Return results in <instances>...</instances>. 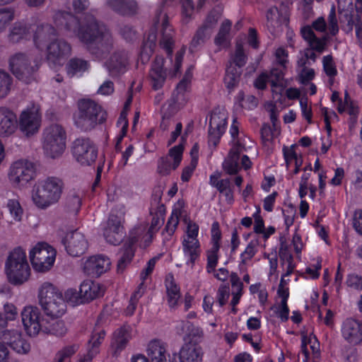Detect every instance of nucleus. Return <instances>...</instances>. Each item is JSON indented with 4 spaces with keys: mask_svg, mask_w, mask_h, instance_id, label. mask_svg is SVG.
Returning a JSON list of instances; mask_svg holds the SVG:
<instances>
[{
    "mask_svg": "<svg viewBox=\"0 0 362 362\" xmlns=\"http://www.w3.org/2000/svg\"><path fill=\"white\" fill-rule=\"evenodd\" d=\"M54 21L57 26L64 27L68 35L76 37L96 60L105 59L114 48L112 33L92 15H86L79 20L70 12L58 11Z\"/></svg>",
    "mask_w": 362,
    "mask_h": 362,
    "instance_id": "obj_1",
    "label": "nucleus"
},
{
    "mask_svg": "<svg viewBox=\"0 0 362 362\" xmlns=\"http://www.w3.org/2000/svg\"><path fill=\"white\" fill-rule=\"evenodd\" d=\"M158 28L161 35L160 46L165 50L168 56L172 60L174 46L173 30L169 25L166 13L161 10L156 11L153 20V28L150 30L144 42L143 52H146L147 54L153 52L157 40L156 30Z\"/></svg>",
    "mask_w": 362,
    "mask_h": 362,
    "instance_id": "obj_2",
    "label": "nucleus"
},
{
    "mask_svg": "<svg viewBox=\"0 0 362 362\" xmlns=\"http://www.w3.org/2000/svg\"><path fill=\"white\" fill-rule=\"evenodd\" d=\"M107 113L102 107L90 99L78 102V111L74 115V123L83 132L93 129L98 124L106 120Z\"/></svg>",
    "mask_w": 362,
    "mask_h": 362,
    "instance_id": "obj_3",
    "label": "nucleus"
},
{
    "mask_svg": "<svg viewBox=\"0 0 362 362\" xmlns=\"http://www.w3.org/2000/svg\"><path fill=\"white\" fill-rule=\"evenodd\" d=\"M185 330L182 345V362H202L203 351L199 344L202 341L204 332L202 329L187 321L182 325V331Z\"/></svg>",
    "mask_w": 362,
    "mask_h": 362,
    "instance_id": "obj_4",
    "label": "nucleus"
},
{
    "mask_svg": "<svg viewBox=\"0 0 362 362\" xmlns=\"http://www.w3.org/2000/svg\"><path fill=\"white\" fill-rule=\"evenodd\" d=\"M63 189L62 180L49 177L38 184L33 194V200L37 207L47 208L59 200Z\"/></svg>",
    "mask_w": 362,
    "mask_h": 362,
    "instance_id": "obj_5",
    "label": "nucleus"
},
{
    "mask_svg": "<svg viewBox=\"0 0 362 362\" xmlns=\"http://www.w3.org/2000/svg\"><path fill=\"white\" fill-rule=\"evenodd\" d=\"M5 271L13 284L20 285L28 279L30 269L25 252L21 247L15 248L9 253L5 263Z\"/></svg>",
    "mask_w": 362,
    "mask_h": 362,
    "instance_id": "obj_6",
    "label": "nucleus"
},
{
    "mask_svg": "<svg viewBox=\"0 0 362 362\" xmlns=\"http://www.w3.org/2000/svg\"><path fill=\"white\" fill-rule=\"evenodd\" d=\"M9 66L13 74L25 83L36 80L40 62L24 53H17L9 59Z\"/></svg>",
    "mask_w": 362,
    "mask_h": 362,
    "instance_id": "obj_7",
    "label": "nucleus"
},
{
    "mask_svg": "<svg viewBox=\"0 0 362 362\" xmlns=\"http://www.w3.org/2000/svg\"><path fill=\"white\" fill-rule=\"evenodd\" d=\"M43 148L52 158L61 156L66 148V132L59 124H52L44 131Z\"/></svg>",
    "mask_w": 362,
    "mask_h": 362,
    "instance_id": "obj_8",
    "label": "nucleus"
},
{
    "mask_svg": "<svg viewBox=\"0 0 362 362\" xmlns=\"http://www.w3.org/2000/svg\"><path fill=\"white\" fill-rule=\"evenodd\" d=\"M209 120L208 143L217 146L228 126V112L225 108L214 107L206 117Z\"/></svg>",
    "mask_w": 362,
    "mask_h": 362,
    "instance_id": "obj_9",
    "label": "nucleus"
},
{
    "mask_svg": "<svg viewBox=\"0 0 362 362\" xmlns=\"http://www.w3.org/2000/svg\"><path fill=\"white\" fill-rule=\"evenodd\" d=\"M71 151L76 160L82 166H92L98 157L97 145L88 137L75 139L72 143Z\"/></svg>",
    "mask_w": 362,
    "mask_h": 362,
    "instance_id": "obj_10",
    "label": "nucleus"
},
{
    "mask_svg": "<svg viewBox=\"0 0 362 362\" xmlns=\"http://www.w3.org/2000/svg\"><path fill=\"white\" fill-rule=\"evenodd\" d=\"M103 295V291L100 284L91 280L83 281L78 291L69 288L65 293L66 299L74 304L88 303Z\"/></svg>",
    "mask_w": 362,
    "mask_h": 362,
    "instance_id": "obj_11",
    "label": "nucleus"
},
{
    "mask_svg": "<svg viewBox=\"0 0 362 362\" xmlns=\"http://www.w3.org/2000/svg\"><path fill=\"white\" fill-rule=\"evenodd\" d=\"M55 257L54 249L45 243H38L30 252V259L33 268L41 272L50 269Z\"/></svg>",
    "mask_w": 362,
    "mask_h": 362,
    "instance_id": "obj_12",
    "label": "nucleus"
},
{
    "mask_svg": "<svg viewBox=\"0 0 362 362\" xmlns=\"http://www.w3.org/2000/svg\"><path fill=\"white\" fill-rule=\"evenodd\" d=\"M35 174L34 164L27 160H18L10 167L8 179L16 187L25 186L33 179Z\"/></svg>",
    "mask_w": 362,
    "mask_h": 362,
    "instance_id": "obj_13",
    "label": "nucleus"
},
{
    "mask_svg": "<svg viewBox=\"0 0 362 362\" xmlns=\"http://www.w3.org/2000/svg\"><path fill=\"white\" fill-rule=\"evenodd\" d=\"M129 64V53L127 50L120 48L115 50L104 62L103 66L107 69L109 76L117 78L124 74Z\"/></svg>",
    "mask_w": 362,
    "mask_h": 362,
    "instance_id": "obj_14",
    "label": "nucleus"
},
{
    "mask_svg": "<svg viewBox=\"0 0 362 362\" xmlns=\"http://www.w3.org/2000/svg\"><path fill=\"white\" fill-rule=\"evenodd\" d=\"M342 30L346 35L351 34L355 30L356 44L362 48V9L346 10L341 16Z\"/></svg>",
    "mask_w": 362,
    "mask_h": 362,
    "instance_id": "obj_15",
    "label": "nucleus"
},
{
    "mask_svg": "<svg viewBox=\"0 0 362 362\" xmlns=\"http://www.w3.org/2000/svg\"><path fill=\"white\" fill-rule=\"evenodd\" d=\"M124 213L119 214L112 213L103 230V236L106 241L112 245L120 243L124 235V227L122 224L124 220Z\"/></svg>",
    "mask_w": 362,
    "mask_h": 362,
    "instance_id": "obj_16",
    "label": "nucleus"
},
{
    "mask_svg": "<svg viewBox=\"0 0 362 362\" xmlns=\"http://www.w3.org/2000/svg\"><path fill=\"white\" fill-rule=\"evenodd\" d=\"M22 322L27 334L36 337L45 323L46 318L42 317L39 309L36 307H25L21 313Z\"/></svg>",
    "mask_w": 362,
    "mask_h": 362,
    "instance_id": "obj_17",
    "label": "nucleus"
},
{
    "mask_svg": "<svg viewBox=\"0 0 362 362\" xmlns=\"http://www.w3.org/2000/svg\"><path fill=\"white\" fill-rule=\"evenodd\" d=\"M40 115L37 107L22 112L19 118V129L26 136L35 134L40 127Z\"/></svg>",
    "mask_w": 362,
    "mask_h": 362,
    "instance_id": "obj_18",
    "label": "nucleus"
},
{
    "mask_svg": "<svg viewBox=\"0 0 362 362\" xmlns=\"http://www.w3.org/2000/svg\"><path fill=\"white\" fill-rule=\"evenodd\" d=\"M62 242L67 252L74 257L83 255L88 249L87 240L78 230L67 233Z\"/></svg>",
    "mask_w": 362,
    "mask_h": 362,
    "instance_id": "obj_19",
    "label": "nucleus"
},
{
    "mask_svg": "<svg viewBox=\"0 0 362 362\" xmlns=\"http://www.w3.org/2000/svg\"><path fill=\"white\" fill-rule=\"evenodd\" d=\"M341 335L350 344L358 345L362 342V321L347 318L341 326Z\"/></svg>",
    "mask_w": 362,
    "mask_h": 362,
    "instance_id": "obj_20",
    "label": "nucleus"
},
{
    "mask_svg": "<svg viewBox=\"0 0 362 362\" xmlns=\"http://www.w3.org/2000/svg\"><path fill=\"white\" fill-rule=\"evenodd\" d=\"M181 162V143L169 149L168 153L160 158L158 172L163 175H168L175 170Z\"/></svg>",
    "mask_w": 362,
    "mask_h": 362,
    "instance_id": "obj_21",
    "label": "nucleus"
},
{
    "mask_svg": "<svg viewBox=\"0 0 362 362\" xmlns=\"http://www.w3.org/2000/svg\"><path fill=\"white\" fill-rule=\"evenodd\" d=\"M111 262L104 255L90 257L83 264V272L91 277H98L110 269Z\"/></svg>",
    "mask_w": 362,
    "mask_h": 362,
    "instance_id": "obj_22",
    "label": "nucleus"
},
{
    "mask_svg": "<svg viewBox=\"0 0 362 362\" xmlns=\"http://www.w3.org/2000/svg\"><path fill=\"white\" fill-rule=\"evenodd\" d=\"M71 52V45L63 39L56 37L55 40L47 45V59L55 63L57 61L69 56Z\"/></svg>",
    "mask_w": 362,
    "mask_h": 362,
    "instance_id": "obj_23",
    "label": "nucleus"
},
{
    "mask_svg": "<svg viewBox=\"0 0 362 362\" xmlns=\"http://www.w3.org/2000/svg\"><path fill=\"white\" fill-rule=\"evenodd\" d=\"M58 33L56 29L50 24H41L37 25L33 40L36 47L42 49L57 37Z\"/></svg>",
    "mask_w": 362,
    "mask_h": 362,
    "instance_id": "obj_24",
    "label": "nucleus"
},
{
    "mask_svg": "<svg viewBox=\"0 0 362 362\" xmlns=\"http://www.w3.org/2000/svg\"><path fill=\"white\" fill-rule=\"evenodd\" d=\"M3 344L8 345L18 354H27L30 349V344L22 337L16 330H8L3 334Z\"/></svg>",
    "mask_w": 362,
    "mask_h": 362,
    "instance_id": "obj_25",
    "label": "nucleus"
},
{
    "mask_svg": "<svg viewBox=\"0 0 362 362\" xmlns=\"http://www.w3.org/2000/svg\"><path fill=\"white\" fill-rule=\"evenodd\" d=\"M39 303L45 314L50 317H59L66 311V305L63 296L45 299Z\"/></svg>",
    "mask_w": 362,
    "mask_h": 362,
    "instance_id": "obj_26",
    "label": "nucleus"
},
{
    "mask_svg": "<svg viewBox=\"0 0 362 362\" xmlns=\"http://www.w3.org/2000/svg\"><path fill=\"white\" fill-rule=\"evenodd\" d=\"M17 128V118L16 115L5 107H0V135L9 136Z\"/></svg>",
    "mask_w": 362,
    "mask_h": 362,
    "instance_id": "obj_27",
    "label": "nucleus"
},
{
    "mask_svg": "<svg viewBox=\"0 0 362 362\" xmlns=\"http://www.w3.org/2000/svg\"><path fill=\"white\" fill-rule=\"evenodd\" d=\"M107 8L122 16H132L138 11L137 3L134 0H106Z\"/></svg>",
    "mask_w": 362,
    "mask_h": 362,
    "instance_id": "obj_28",
    "label": "nucleus"
},
{
    "mask_svg": "<svg viewBox=\"0 0 362 362\" xmlns=\"http://www.w3.org/2000/svg\"><path fill=\"white\" fill-rule=\"evenodd\" d=\"M152 235L146 231V224H140L134 228L129 235L127 240L125 242L133 247H136V243H140L141 247H147L151 242Z\"/></svg>",
    "mask_w": 362,
    "mask_h": 362,
    "instance_id": "obj_29",
    "label": "nucleus"
},
{
    "mask_svg": "<svg viewBox=\"0 0 362 362\" xmlns=\"http://www.w3.org/2000/svg\"><path fill=\"white\" fill-rule=\"evenodd\" d=\"M165 286L166 288L167 300L170 308L171 309L177 308L178 301L180 298V288L179 284L175 282L172 274L166 275Z\"/></svg>",
    "mask_w": 362,
    "mask_h": 362,
    "instance_id": "obj_30",
    "label": "nucleus"
},
{
    "mask_svg": "<svg viewBox=\"0 0 362 362\" xmlns=\"http://www.w3.org/2000/svg\"><path fill=\"white\" fill-rule=\"evenodd\" d=\"M182 250L186 258V264L192 269L201 257L202 250L199 240L192 243L182 241Z\"/></svg>",
    "mask_w": 362,
    "mask_h": 362,
    "instance_id": "obj_31",
    "label": "nucleus"
},
{
    "mask_svg": "<svg viewBox=\"0 0 362 362\" xmlns=\"http://www.w3.org/2000/svg\"><path fill=\"white\" fill-rule=\"evenodd\" d=\"M308 345H310V349L315 359H318L320 356V342L317 337L315 336L303 334L301 337V353L305 357L303 362H308L310 358Z\"/></svg>",
    "mask_w": 362,
    "mask_h": 362,
    "instance_id": "obj_32",
    "label": "nucleus"
},
{
    "mask_svg": "<svg viewBox=\"0 0 362 362\" xmlns=\"http://www.w3.org/2000/svg\"><path fill=\"white\" fill-rule=\"evenodd\" d=\"M135 250L136 247H133L132 245H129L127 243H124L123 246L119 248L117 252L118 259L117 264V272L118 274L123 273L127 266L131 263L134 257Z\"/></svg>",
    "mask_w": 362,
    "mask_h": 362,
    "instance_id": "obj_33",
    "label": "nucleus"
},
{
    "mask_svg": "<svg viewBox=\"0 0 362 362\" xmlns=\"http://www.w3.org/2000/svg\"><path fill=\"white\" fill-rule=\"evenodd\" d=\"M163 57H156L150 71V77L154 90L160 89L165 82L166 74L163 69Z\"/></svg>",
    "mask_w": 362,
    "mask_h": 362,
    "instance_id": "obj_34",
    "label": "nucleus"
},
{
    "mask_svg": "<svg viewBox=\"0 0 362 362\" xmlns=\"http://www.w3.org/2000/svg\"><path fill=\"white\" fill-rule=\"evenodd\" d=\"M130 338L131 327L128 325H124L114 332L112 346L115 349V355L124 349Z\"/></svg>",
    "mask_w": 362,
    "mask_h": 362,
    "instance_id": "obj_35",
    "label": "nucleus"
},
{
    "mask_svg": "<svg viewBox=\"0 0 362 362\" xmlns=\"http://www.w3.org/2000/svg\"><path fill=\"white\" fill-rule=\"evenodd\" d=\"M243 70L238 69L232 65H226L223 76V83L229 93H232L240 83Z\"/></svg>",
    "mask_w": 362,
    "mask_h": 362,
    "instance_id": "obj_36",
    "label": "nucleus"
},
{
    "mask_svg": "<svg viewBox=\"0 0 362 362\" xmlns=\"http://www.w3.org/2000/svg\"><path fill=\"white\" fill-rule=\"evenodd\" d=\"M147 354L151 362H168L165 346L160 340L154 339L149 342Z\"/></svg>",
    "mask_w": 362,
    "mask_h": 362,
    "instance_id": "obj_37",
    "label": "nucleus"
},
{
    "mask_svg": "<svg viewBox=\"0 0 362 362\" xmlns=\"http://www.w3.org/2000/svg\"><path fill=\"white\" fill-rule=\"evenodd\" d=\"M31 37V30L29 25L23 22H16L8 35V38L13 43H18L23 40Z\"/></svg>",
    "mask_w": 362,
    "mask_h": 362,
    "instance_id": "obj_38",
    "label": "nucleus"
},
{
    "mask_svg": "<svg viewBox=\"0 0 362 362\" xmlns=\"http://www.w3.org/2000/svg\"><path fill=\"white\" fill-rule=\"evenodd\" d=\"M190 163L182 168V182H188L192 177L196 168L197 167L199 158V145L195 142L190 151Z\"/></svg>",
    "mask_w": 362,
    "mask_h": 362,
    "instance_id": "obj_39",
    "label": "nucleus"
},
{
    "mask_svg": "<svg viewBox=\"0 0 362 362\" xmlns=\"http://www.w3.org/2000/svg\"><path fill=\"white\" fill-rule=\"evenodd\" d=\"M4 197L8 199L6 206L10 214L16 221H21L23 211L20 205L18 197L12 191H6Z\"/></svg>",
    "mask_w": 362,
    "mask_h": 362,
    "instance_id": "obj_40",
    "label": "nucleus"
},
{
    "mask_svg": "<svg viewBox=\"0 0 362 362\" xmlns=\"http://www.w3.org/2000/svg\"><path fill=\"white\" fill-rule=\"evenodd\" d=\"M55 318L46 319L42 332L56 336H63L67 330L65 324L62 320H55Z\"/></svg>",
    "mask_w": 362,
    "mask_h": 362,
    "instance_id": "obj_41",
    "label": "nucleus"
},
{
    "mask_svg": "<svg viewBox=\"0 0 362 362\" xmlns=\"http://www.w3.org/2000/svg\"><path fill=\"white\" fill-rule=\"evenodd\" d=\"M89 67L90 63L88 60L78 57L71 58L66 65L67 74L70 76H74L78 73H83L87 71Z\"/></svg>",
    "mask_w": 362,
    "mask_h": 362,
    "instance_id": "obj_42",
    "label": "nucleus"
},
{
    "mask_svg": "<svg viewBox=\"0 0 362 362\" xmlns=\"http://www.w3.org/2000/svg\"><path fill=\"white\" fill-rule=\"evenodd\" d=\"M247 62V55L241 44H237L235 52L231 55L226 65H232L238 69L243 70Z\"/></svg>",
    "mask_w": 362,
    "mask_h": 362,
    "instance_id": "obj_43",
    "label": "nucleus"
},
{
    "mask_svg": "<svg viewBox=\"0 0 362 362\" xmlns=\"http://www.w3.org/2000/svg\"><path fill=\"white\" fill-rule=\"evenodd\" d=\"M223 8L220 6H216L208 13L202 25L200 27L210 34L211 30L214 28L222 16Z\"/></svg>",
    "mask_w": 362,
    "mask_h": 362,
    "instance_id": "obj_44",
    "label": "nucleus"
},
{
    "mask_svg": "<svg viewBox=\"0 0 362 362\" xmlns=\"http://www.w3.org/2000/svg\"><path fill=\"white\" fill-rule=\"evenodd\" d=\"M62 296V293L51 283L45 282L39 288L38 298L39 301H43L45 299Z\"/></svg>",
    "mask_w": 362,
    "mask_h": 362,
    "instance_id": "obj_45",
    "label": "nucleus"
},
{
    "mask_svg": "<svg viewBox=\"0 0 362 362\" xmlns=\"http://www.w3.org/2000/svg\"><path fill=\"white\" fill-rule=\"evenodd\" d=\"M322 66L324 72L329 77V83L332 84L338 71L332 54H327L323 57Z\"/></svg>",
    "mask_w": 362,
    "mask_h": 362,
    "instance_id": "obj_46",
    "label": "nucleus"
},
{
    "mask_svg": "<svg viewBox=\"0 0 362 362\" xmlns=\"http://www.w3.org/2000/svg\"><path fill=\"white\" fill-rule=\"evenodd\" d=\"M208 35H209V32H206L199 27L191 41L189 47V52L191 53H194L198 51L205 42Z\"/></svg>",
    "mask_w": 362,
    "mask_h": 362,
    "instance_id": "obj_47",
    "label": "nucleus"
},
{
    "mask_svg": "<svg viewBox=\"0 0 362 362\" xmlns=\"http://www.w3.org/2000/svg\"><path fill=\"white\" fill-rule=\"evenodd\" d=\"M13 78L10 74L4 70L0 69V98L8 95L11 91Z\"/></svg>",
    "mask_w": 362,
    "mask_h": 362,
    "instance_id": "obj_48",
    "label": "nucleus"
},
{
    "mask_svg": "<svg viewBox=\"0 0 362 362\" xmlns=\"http://www.w3.org/2000/svg\"><path fill=\"white\" fill-rule=\"evenodd\" d=\"M220 248L211 247L206 251V269L209 274L214 273L218 263V252Z\"/></svg>",
    "mask_w": 362,
    "mask_h": 362,
    "instance_id": "obj_49",
    "label": "nucleus"
},
{
    "mask_svg": "<svg viewBox=\"0 0 362 362\" xmlns=\"http://www.w3.org/2000/svg\"><path fill=\"white\" fill-rule=\"evenodd\" d=\"M231 26L232 22L228 19H226L222 22L218 33L214 39V42L216 45H223L226 42Z\"/></svg>",
    "mask_w": 362,
    "mask_h": 362,
    "instance_id": "obj_50",
    "label": "nucleus"
},
{
    "mask_svg": "<svg viewBox=\"0 0 362 362\" xmlns=\"http://www.w3.org/2000/svg\"><path fill=\"white\" fill-rule=\"evenodd\" d=\"M258 240H252L247 244L245 250L240 254V259L241 264H246L247 261L250 260L257 252Z\"/></svg>",
    "mask_w": 362,
    "mask_h": 362,
    "instance_id": "obj_51",
    "label": "nucleus"
},
{
    "mask_svg": "<svg viewBox=\"0 0 362 362\" xmlns=\"http://www.w3.org/2000/svg\"><path fill=\"white\" fill-rule=\"evenodd\" d=\"M81 205V196L79 193L72 191L69 193L66 199V206L68 209L76 214Z\"/></svg>",
    "mask_w": 362,
    "mask_h": 362,
    "instance_id": "obj_52",
    "label": "nucleus"
},
{
    "mask_svg": "<svg viewBox=\"0 0 362 362\" xmlns=\"http://www.w3.org/2000/svg\"><path fill=\"white\" fill-rule=\"evenodd\" d=\"M162 194L160 187L155 188L151 203V211H158L160 216H163L165 211V205L160 203Z\"/></svg>",
    "mask_w": 362,
    "mask_h": 362,
    "instance_id": "obj_53",
    "label": "nucleus"
},
{
    "mask_svg": "<svg viewBox=\"0 0 362 362\" xmlns=\"http://www.w3.org/2000/svg\"><path fill=\"white\" fill-rule=\"evenodd\" d=\"M14 18V10L11 8H0V33L5 30Z\"/></svg>",
    "mask_w": 362,
    "mask_h": 362,
    "instance_id": "obj_54",
    "label": "nucleus"
},
{
    "mask_svg": "<svg viewBox=\"0 0 362 362\" xmlns=\"http://www.w3.org/2000/svg\"><path fill=\"white\" fill-rule=\"evenodd\" d=\"M274 66L287 68L288 64V52L284 47H278L274 52Z\"/></svg>",
    "mask_w": 362,
    "mask_h": 362,
    "instance_id": "obj_55",
    "label": "nucleus"
},
{
    "mask_svg": "<svg viewBox=\"0 0 362 362\" xmlns=\"http://www.w3.org/2000/svg\"><path fill=\"white\" fill-rule=\"evenodd\" d=\"M280 259L281 260L286 261L287 264L286 271L284 274H282L281 278V284H284L286 282L285 277L290 276L293 272L296 265L293 262V255L290 253L281 252Z\"/></svg>",
    "mask_w": 362,
    "mask_h": 362,
    "instance_id": "obj_56",
    "label": "nucleus"
},
{
    "mask_svg": "<svg viewBox=\"0 0 362 362\" xmlns=\"http://www.w3.org/2000/svg\"><path fill=\"white\" fill-rule=\"evenodd\" d=\"M345 284L350 289L361 291H362V276L350 273L346 276Z\"/></svg>",
    "mask_w": 362,
    "mask_h": 362,
    "instance_id": "obj_57",
    "label": "nucleus"
},
{
    "mask_svg": "<svg viewBox=\"0 0 362 362\" xmlns=\"http://www.w3.org/2000/svg\"><path fill=\"white\" fill-rule=\"evenodd\" d=\"M180 216L181 209L176 208L173 211L165 226V230L169 234H173L175 232L178 225L179 217Z\"/></svg>",
    "mask_w": 362,
    "mask_h": 362,
    "instance_id": "obj_58",
    "label": "nucleus"
},
{
    "mask_svg": "<svg viewBox=\"0 0 362 362\" xmlns=\"http://www.w3.org/2000/svg\"><path fill=\"white\" fill-rule=\"evenodd\" d=\"M199 225L195 222L189 221L186 229L187 238H184L182 241H189L192 243L193 241L199 240Z\"/></svg>",
    "mask_w": 362,
    "mask_h": 362,
    "instance_id": "obj_59",
    "label": "nucleus"
},
{
    "mask_svg": "<svg viewBox=\"0 0 362 362\" xmlns=\"http://www.w3.org/2000/svg\"><path fill=\"white\" fill-rule=\"evenodd\" d=\"M211 244L212 247H221V240L222 233L220 229V225L218 221H214L211 225Z\"/></svg>",
    "mask_w": 362,
    "mask_h": 362,
    "instance_id": "obj_60",
    "label": "nucleus"
},
{
    "mask_svg": "<svg viewBox=\"0 0 362 362\" xmlns=\"http://www.w3.org/2000/svg\"><path fill=\"white\" fill-rule=\"evenodd\" d=\"M283 156L288 167L293 161L298 159V155L296 151V145L292 144L290 147L284 146L282 149Z\"/></svg>",
    "mask_w": 362,
    "mask_h": 362,
    "instance_id": "obj_61",
    "label": "nucleus"
},
{
    "mask_svg": "<svg viewBox=\"0 0 362 362\" xmlns=\"http://www.w3.org/2000/svg\"><path fill=\"white\" fill-rule=\"evenodd\" d=\"M119 34L127 42H132L136 38V31L129 25H123L120 27Z\"/></svg>",
    "mask_w": 362,
    "mask_h": 362,
    "instance_id": "obj_62",
    "label": "nucleus"
},
{
    "mask_svg": "<svg viewBox=\"0 0 362 362\" xmlns=\"http://www.w3.org/2000/svg\"><path fill=\"white\" fill-rule=\"evenodd\" d=\"M327 40L325 37H317L315 36L308 42V45L311 49L322 53L327 46Z\"/></svg>",
    "mask_w": 362,
    "mask_h": 362,
    "instance_id": "obj_63",
    "label": "nucleus"
},
{
    "mask_svg": "<svg viewBox=\"0 0 362 362\" xmlns=\"http://www.w3.org/2000/svg\"><path fill=\"white\" fill-rule=\"evenodd\" d=\"M229 285L228 284L221 285L218 289L216 298L219 305L221 307L223 306L229 297Z\"/></svg>",
    "mask_w": 362,
    "mask_h": 362,
    "instance_id": "obj_64",
    "label": "nucleus"
}]
</instances>
